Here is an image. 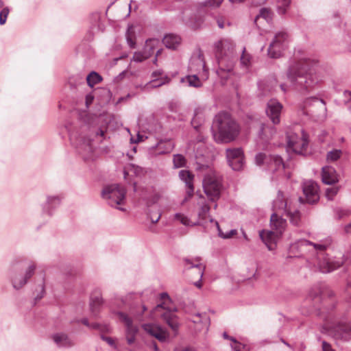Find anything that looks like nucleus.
<instances>
[{
	"label": "nucleus",
	"instance_id": "f257e3e1",
	"mask_svg": "<svg viewBox=\"0 0 351 351\" xmlns=\"http://www.w3.org/2000/svg\"><path fill=\"white\" fill-rule=\"evenodd\" d=\"M315 64V62L304 60L295 62L289 66L287 77L295 89L301 92L307 91L317 83L313 68Z\"/></svg>",
	"mask_w": 351,
	"mask_h": 351
},
{
	"label": "nucleus",
	"instance_id": "f03ea898",
	"mask_svg": "<svg viewBox=\"0 0 351 351\" xmlns=\"http://www.w3.org/2000/svg\"><path fill=\"white\" fill-rule=\"evenodd\" d=\"M239 124L227 112L218 113L213 121V136L217 143L233 141L239 134Z\"/></svg>",
	"mask_w": 351,
	"mask_h": 351
},
{
	"label": "nucleus",
	"instance_id": "7ed1b4c3",
	"mask_svg": "<svg viewBox=\"0 0 351 351\" xmlns=\"http://www.w3.org/2000/svg\"><path fill=\"white\" fill-rule=\"evenodd\" d=\"M294 245L302 253L308 252L313 256H315L317 261L314 263L317 265L320 271L322 273H329L339 267L343 263L342 262H338L337 265H333L328 259L324 258V252L329 245V243H314L306 239H300L295 242Z\"/></svg>",
	"mask_w": 351,
	"mask_h": 351
},
{
	"label": "nucleus",
	"instance_id": "20e7f679",
	"mask_svg": "<svg viewBox=\"0 0 351 351\" xmlns=\"http://www.w3.org/2000/svg\"><path fill=\"white\" fill-rule=\"evenodd\" d=\"M203 189L210 201L216 202L218 200L222 189L221 176L215 171L210 169L203 179Z\"/></svg>",
	"mask_w": 351,
	"mask_h": 351
},
{
	"label": "nucleus",
	"instance_id": "39448f33",
	"mask_svg": "<svg viewBox=\"0 0 351 351\" xmlns=\"http://www.w3.org/2000/svg\"><path fill=\"white\" fill-rule=\"evenodd\" d=\"M125 195L126 189L125 187L117 184L106 186L101 193L102 197L108 200V204L110 206L115 207L121 211H125V209L122 207H117V206L124 203Z\"/></svg>",
	"mask_w": 351,
	"mask_h": 351
},
{
	"label": "nucleus",
	"instance_id": "423d86ee",
	"mask_svg": "<svg viewBox=\"0 0 351 351\" xmlns=\"http://www.w3.org/2000/svg\"><path fill=\"white\" fill-rule=\"evenodd\" d=\"M178 311L177 308H169L165 306V303L159 304L154 307L150 312V319H154L155 314L159 313L160 317L165 322V323L171 328L174 332H177L179 329V323L178 317L174 314V312Z\"/></svg>",
	"mask_w": 351,
	"mask_h": 351
},
{
	"label": "nucleus",
	"instance_id": "0eeeda50",
	"mask_svg": "<svg viewBox=\"0 0 351 351\" xmlns=\"http://www.w3.org/2000/svg\"><path fill=\"white\" fill-rule=\"evenodd\" d=\"M289 42V35L286 32H277L268 47V56L271 58H280L288 47Z\"/></svg>",
	"mask_w": 351,
	"mask_h": 351
},
{
	"label": "nucleus",
	"instance_id": "6e6552de",
	"mask_svg": "<svg viewBox=\"0 0 351 351\" xmlns=\"http://www.w3.org/2000/svg\"><path fill=\"white\" fill-rule=\"evenodd\" d=\"M69 138L71 143L75 147L78 153L81 154L85 160L90 158L93 152V147L90 138L85 136H77L76 133L71 134Z\"/></svg>",
	"mask_w": 351,
	"mask_h": 351
},
{
	"label": "nucleus",
	"instance_id": "1a4fd4ad",
	"mask_svg": "<svg viewBox=\"0 0 351 351\" xmlns=\"http://www.w3.org/2000/svg\"><path fill=\"white\" fill-rule=\"evenodd\" d=\"M288 147L295 154L304 155L308 147V140L306 134L302 132V135L289 132L287 134Z\"/></svg>",
	"mask_w": 351,
	"mask_h": 351
},
{
	"label": "nucleus",
	"instance_id": "9d476101",
	"mask_svg": "<svg viewBox=\"0 0 351 351\" xmlns=\"http://www.w3.org/2000/svg\"><path fill=\"white\" fill-rule=\"evenodd\" d=\"M35 269L36 265L34 264L30 265L26 270L24 276L19 277L15 274L14 267H12L10 270V278L13 287L16 290L21 289L27 282L28 279L33 276Z\"/></svg>",
	"mask_w": 351,
	"mask_h": 351
},
{
	"label": "nucleus",
	"instance_id": "9b49d317",
	"mask_svg": "<svg viewBox=\"0 0 351 351\" xmlns=\"http://www.w3.org/2000/svg\"><path fill=\"white\" fill-rule=\"evenodd\" d=\"M234 48V44L229 40H221L215 43V49L216 52V56L219 59V64L220 66L221 70H224L222 68V64L223 62V56H226V51L230 53H232Z\"/></svg>",
	"mask_w": 351,
	"mask_h": 351
},
{
	"label": "nucleus",
	"instance_id": "f8f14e48",
	"mask_svg": "<svg viewBox=\"0 0 351 351\" xmlns=\"http://www.w3.org/2000/svg\"><path fill=\"white\" fill-rule=\"evenodd\" d=\"M282 105L277 99H272L267 102L266 114L274 124H278L280 121V114Z\"/></svg>",
	"mask_w": 351,
	"mask_h": 351
},
{
	"label": "nucleus",
	"instance_id": "ddd939ff",
	"mask_svg": "<svg viewBox=\"0 0 351 351\" xmlns=\"http://www.w3.org/2000/svg\"><path fill=\"white\" fill-rule=\"evenodd\" d=\"M302 189L307 203L313 204L319 200L318 186L316 182L313 180L306 181L303 183Z\"/></svg>",
	"mask_w": 351,
	"mask_h": 351
},
{
	"label": "nucleus",
	"instance_id": "4468645a",
	"mask_svg": "<svg viewBox=\"0 0 351 351\" xmlns=\"http://www.w3.org/2000/svg\"><path fill=\"white\" fill-rule=\"evenodd\" d=\"M142 328L149 335L156 338L161 342L165 341L169 337L167 332L161 326L153 324H144Z\"/></svg>",
	"mask_w": 351,
	"mask_h": 351
},
{
	"label": "nucleus",
	"instance_id": "2eb2a0df",
	"mask_svg": "<svg viewBox=\"0 0 351 351\" xmlns=\"http://www.w3.org/2000/svg\"><path fill=\"white\" fill-rule=\"evenodd\" d=\"M117 315L119 319L124 323L127 328V332L130 336L127 337L128 344H132L135 341L134 335L137 332L138 329L136 326L133 325L132 319L123 312H117Z\"/></svg>",
	"mask_w": 351,
	"mask_h": 351
},
{
	"label": "nucleus",
	"instance_id": "dca6fc26",
	"mask_svg": "<svg viewBox=\"0 0 351 351\" xmlns=\"http://www.w3.org/2000/svg\"><path fill=\"white\" fill-rule=\"evenodd\" d=\"M210 206L209 205L204 202L199 204V208L197 213L198 221L193 223V225L204 226L207 221L213 223L215 221L209 215Z\"/></svg>",
	"mask_w": 351,
	"mask_h": 351
},
{
	"label": "nucleus",
	"instance_id": "f3484780",
	"mask_svg": "<svg viewBox=\"0 0 351 351\" xmlns=\"http://www.w3.org/2000/svg\"><path fill=\"white\" fill-rule=\"evenodd\" d=\"M322 182L328 185H332L339 181L336 170L330 166H326L322 168Z\"/></svg>",
	"mask_w": 351,
	"mask_h": 351
},
{
	"label": "nucleus",
	"instance_id": "a211bd4d",
	"mask_svg": "<svg viewBox=\"0 0 351 351\" xmlns=\"http://www.w3.org/2000/svg\"><path fill=\"white\" fill-rule=\"evenodd\" d=\"M280 215L281 214L274 213L270 219V226L271 229L275 230L276 234L279 235L282 233L287 226L286 220L284 219Z\"/></svg>",
	"mask_w": 351,
	"mask_h": 351
},
{
	"label": "nucleus",
	"instance_id": "6ab92c4d",
	"mask_svg": "<svg viewBox=\"0 0 351 351\" xmlns=\"http://www.w3.org/2000/svg\"><path fill=\"white\" fill-rule=\"evenodd\" d=\"M272 208L274 213L278 214H284L289 209L287 208V200L282 191H279L278 192L276 198L273 202Z\"/></svg>",
	"mask_w": 351,
	"mask_h": 351
},
{
	"label": "nucleus",
	"instance_id": "aec40b11",
	"mask_svg": "<svg viewBox=\"0 0 351 351\" xmlns=\"http://www.w3.org/2000/svg\"><path fill=\"white\" fill-rule=\"evenodd\" d=\"M184 262L185 263V269H195L199 280H201L205 270V266L201 263V258L199 257L194 259L184 258Z\"/></svg>",
	"mask_w": 351,
	"mask_h": 351
},
{
	"label": "nucleus",
	"instance_id": "412c9836",
	"mask_svg": "<svg viewBox=\"0 0 351 351\" xmlns=\"http://www.w3.org/2000/svg\"><path fill=\"white\" fill-rule=\"evenodd\" d=\"M279 235L272 230H263L259 232V236L269 250H272L276 243V238Z\"/></svg>",
	"mask_w": 351,
	"mask_h": 351
},
{
	"label": "nucleus",
	"instance_id": "4be33fe9",
	"mask_svg": "<svg viewBox=\"0 0 351 351\" xmlns=\"http://www.w3.org/2000/svg\"><path fill=\"white\" fill-rule=\"evenodd\" d=\"M51 338L59 348H71L74 346L73 341L66 333H55L51 336Z\"/></svg>",
	"mask_w": 351,
	"mask_h": 351
},
{
	"label": "nucleus",
	"instance_id": "5701e85b",
	"mask_svg": "<svg viewBox=\"0 0 351 351\" xmlns=\"http://www.w3.org/2000/svg\"><path fill=\"white\" fill-rule=\"evenodd\" d=\"M180 179L185 183L187 189L186 193L189 197L192 196L194 192L193 179L194 176L188 170H181L179 172Z\"/></svg>",
	"mask_w": 351,
	"mask_h": 351
},
{
	"label": "nucleus",
	"instance_id": "b1692460",
	"mask_svg": "<svg viewBox=\"0 0 351 351\" xmlns=\"http://www.w3.org/2000/svg\"><path fill=\"white\" fill-rule=\"evenodd\" d=\"M191 321L196 324V330H208L209 318L206 313H197L192 316Z\"/></svg>",
	"mask_w": 351,
	"mask_h": 351
},
{
	"label": "nucleus",
	"instance_id": "393cba45",
	"mask_svg": "<svg viewBox=\"0 0 351 351\" xmlns=\"http://www.w3.org/2000/svg\"><path fill=\"white\" fill-rule=\"evenodd\" d=\"M180 37L173 34H167L162 39V43L165 47L171 49H176L180 44Z\"/></svg>",
	"mask_w": 351,
	"mask_h": 351
},
{
	"label": "nucleus",
	"instance_id": "a878e982",
	"mask_svg": "<svg viewBox=\"0 0 351 351\" xmlns=\"http://www.w3.org/2000/svg\"><path fill=\"white\" fill-rule=\"evenodd\" d=\"M275 133L276 129L274 127L263 123L261 125L258 136L263 140L268 141Z\"/></svg>",
	"mask_w": 351,
	"mask_h": 351
},
{
	"label": "nucleus",
	"instance_id": "bb28decb",
	"mask_svg": "<svg viewBox=\"0 0 351 351\" xmlns=\"http://www.w3.org/2000/svg\"><path fill=\"white\" fill-rule=\"evenodd\" d=\"M158 44L159 40L158 39H148L146 40L143 49L145 58H149L152 56Z\"/></svg>",
	"mask_w": 351,
	"mask_h": 351
},
{
	"label": "nucleus",
	"instance_id": "cd10ccee",
	"mask_svg": "<svg viewBox=\"0 0 351 351\" xmlns=\"http://www.w3.org/2000/svg\"><path fill=\"white\" fill-rule=\"evenodd\" d=\"M270 168L274 171L285 169V163L282 158L278 155H270L269 162Z\"/></svg>",
	"mask_w": 351,
	"mask_h": 351
},
{
	"label": "nucleus",
	"instance_id": "c85d7f7f",
	"mask_svg": "<svg viewBox=\"0 0 351 351\" xmlns=\"http://www.w3.org/2000/svg\"><path fill=\"white\" fill-rule=\"evenodd\" d=\"M170 80L171 79L169 77H168L167 75H165L164 77L160 78L152 79L146 84L145 87L147 88L160 87L162 85L168 84L170 82Z\"/></svg>",
	"mask_w": 351,
	"mask_h": 351
},
{
	"label": "nucleus",
	"instance_id": "c756f323",
	"mask_svg": "<svg viewBox=\"0 0 351 351\" xmlns=\"http://www.w3.org/2000/svg\"><path fill=\"white\" fill-rule=\"evenodd\" d=\"M61 198L59 196H49L47 197V203L44 207V210H47L49 215H51V210L56 208L60 204Z\"/></svg>",
	"mask_w": 351,
	"mask_h": 351
},
{
	"label": "nucleus",
	"instance_id": "7c9ffc66",
	"mask_svg": "<svg viewBox=\"0 0 351 351\" xmlns=\"http://www.w3.org/2000/svg\"><path fill=\"white\" fill-rule=\"evenodd\" d=\"M204 119L202 110L200 109H195L194 112V116L191 120L192 126L197 130L201 125L204 123Z\"/></svg>",
	"mask_w": 351,
	"mask_h": 351
},
{
	"label": "nucleus",
	"instance_id": "2f4dec72",
	"mask_svg": "<svg viewBox=\"0 0 351 351\" xmlns=\"http://www.w3.org/2000/svg\"><path fill=\"white\" fill-rule=\"evenodd\" d=\"M156 147L158 149V154H169L172 151L173 145L170 141L165 142L160 141L157 144Z\"/></svg>",
	"mask_w": 351,
	"mask_h": 351
},
{
	"label": "nucleus",
	"instance_id": "473e14b6",
	"mask_svg": "<svg viewBox=\"0 0 351 351\" xmlns=\"http://www.w3.org/2000/svg\"><path fill=\"white\" fill-rule=\"evenodd\" d=\"M103 303L102 298L100 295L91 297L90 302V308L91 312L96 315L99 310L100 306Z\"/></svg>",
	"mask_w": 351,
	"mask_h": 351
},
{
	"label": "nucleus",
	"instance_id": "72a5a7b5",
	"mask_svg": "<svg viewBox=\"0 0 351 351\" xmlns=\"http://www.w3.org/2000/svg\"><path fill=\"white\" fill-rule=\"evenodd\" d=\"M87 84L90 87H93L95 84L102 81L101 76L95 71H91L86 77Z\"/></svg>",
	"mask_w": 351,
	"mask_h": 351
},
{
	"label": "nucleus",
	"instance_id": "f704fd0d",
	"mask_svg": "<svg viewBox=\"0 0 351 351\" xmlns=\"http://www.w3.org/2000/svg\"><path fill=\"white\" fill-rule=\"evenodd\" d=\"M134 37H135V36H134V33L133 32V26L129 25L128 27V29H127V31L125 33V38H126V41H127L128 46L131 49H134V48H136V41L134 40Z\"/></svg>",
	"mask_w": 351,
	"mask_h": 351
},
{
	"label": "nucleus",
	"instance_id": "c9c22d12",
	"mask_svg": "<svg viewBox=\"0 0 351 351\" xmlns=\"http://www.w3.org/2000/svg\"><path fill=\"white\" fill-rule=\"evenodd\" d=\"M285 214L289 218L290 223L294 226H298L300 221V213L298 210L291 211L289 209Z\"/></svg>",
	"mask_w": 351,
	"mask_h": 351
},
{
	"label": "nucleus",
	"instance_id": "e433bc0d",
	"mask_svg": "<svg viewBox=\"0 0 351 351\" xmlns=\"http://www.w3.org/2000/svg\"><path fill=\"white\" fill-rule=\"evenodd\" d=\"M226 152L228 162L236 159L239 157L243 156L242 149L240 148L227 149Z\"/></svg>",
	"mask_w": 351,
	"mask_h": 351
},
{
	"label": "nucleus",
	"instance_id": "4c0bfd02",
	"mask_svg": "<svg viewBox=\"0 0 351 351\" xmlns=\"http://www.w3.org/2000/svg\"><path fill=\"white\" fill-rule=\"evenodd\" d=\"M342 156V151L339 149H333L326 154V160L328 162L337 161Z\"/></svg>",
	"mask_w": 351,
	"mask_h": 351
},
{
	"label": "nucleus",
	"instance_id": "58836bf2",
	"mask_svg": "<svg viewBox=\"0 0 351 351\" xmlns=\"http://www.w3.org/2000/svg\"><path fill=\"white\" fill-rule=\"evenodd\" d=\"M184 80L188 82L189 86L199 88L202 86V83L196 75H188L185 79L182 78L181 82H184Z\"/></svg>",
	"mask_w": 351,
	"mask_h": 351
},
{
	"label": "nucleus",
	"instance_id": "ea45409f",
	"mask_svg": "<svg viewBox=\"0 0 351 351\" xmlns=\"http://www.w3.org/2000/svg\"><path fill=\"white\" fill-rule=\"evenodd\" d=\"M241 64L243 67L248 69L251 65L252 56L246 52L245 47H243L242 54L240 58Z\"/></svg>",
	"mask_w": 351,
	"mask_h": 351
},
{
	"label": "nucleus",
	"instance_id": "a19ab883",
	"mask_svg": "<svg viewBox=\"0 0 351 351\" xmlns=\"http://www.w3.org/2000/svg\"><path fill=\"white\" fill-rule=\"evenodd\" d=\"M228 165L234 171H240L244 166V158L243 156L239 157L232 160H230Z\"/></svg>",
	"mask_w": 351,
	"mask_h": 351
},
{
	"label": "nucleus",
	"instance_id": "79ce46f5",
	"mask_svg": "<svg viewBox=\"0 0 351 351\" xmlns=\"http://www.w3.org/2000/svg\"><path fill=\"white\" fill-rule=\"evenodd\" d=\"M173 162L174 168L178 169L184 167L186 164V160L183 155L177 154L173 155Z\"/></svg>",
	"mask_w": 351,
	"mask_h": 351
},
{
	"label": "nucleus",
	"instance_id": "37998d69",
	"mask_svg": "<svg viewBox=\"0 0 351 351\" xmlns=\"http://www.w3.org/2000/svg\"><path fill=\"white\" fill-rule=\"evenodd\" d=\"M263 18L267 21L271 20V11L269 8H263L260 10L259 14L255 17L254 21L256 22L258 18Z\"/></svg>",
	"mask_w": 351,
	"mask_h": 351
},
{
	"label": "nucleus",
	"instance_id": "c03bdc74",
	"mask_svg": "<svg viewBox=\"0 0 351 351\" xmlns=\"http://www.w3.org/2000/svg\"><path fill=\"white\" fill-rule=\"evenodd\" d=\"M278 5V13L279 14H285L287 8L289 7L291 0H279Z\"/></svg>",
	"mask_w": 351,
	"mask_h": 351
},
{
	"label": "nucleus",
	"instance_id": "a18cd8bd",
	"mask_svg": "<svg viewBox=\"0 0 351 351\" xmlns=\"http://www.w3.org/2000/svg\"><path fill=\"white\" fill-rule=\"evenodd\" d=\"M223 337L224 339H229L234 343V344H231V347L236 351H240L241 347H243L242 343L238 342L235 338L230 337L226 332L223 333Z\"/></svg>",
	"mask_w": 351,
	"mask_h": 351
},
{
	"label": "nucleus",
	"instance_id": "49530a36",
	"mask_svg": "<svg viewBox=\"0 0 351 351\" xmlns=\"http://www.w3.org/2000/svg\"><path fill=\"white\" fill-rule=\"evenodd\" d=\"M215 226H217V228L218 229L219 236L220 237L223 238V239L231 238L233 235L237 234V230H230V231L227 232L226 233H223L221 230L218 222L217 221H215Z\"/></svg>",
	"mask_w": 351,
	"mask_h": 351
},
{
	"label": "nucleus",
	"instance_id": "de8ad7c7",
	"mask_svg": "<svg viewBox=\"0 0 351 351\" xmlns=\"http://www.w3.org/2000/svg\"><path fill=\"white\" fill-rule=\"evenodd\" d=\"M350 210L337 208L335 210V217L338 219L348 217L350 215Z\"/></svg>",
	"mask_w": 351,
	"mask_h": 351
},
{
	"label": "nucleus",
	"instance_id": "09e8293b",
	"mask_svg": "<svg viewBox=\"0 0 351 351\" xmlns=\"http://www.w3.org/2000/svg\"><path fill=\"white\" fill-rule=\"evenodd\" d=\"M223 0H206L202 3L204 7H209L210 8H219Z\"/></svg>",
	"mask_w": 351,
	"mask_h": 351
},
{
	"label": "nucleus",
	"instance_id": "8fccbe9b",
	"mask_svg": "<svg viewBox=\"0 0 351 351\" xmlns=\"http://www.w3.org/2000/svg\"><path fill=\"white\" fill-rule=\"evenodd\" d=\"M174 218L184 226H193V223H191L190 219L182 213H176Z\"/></svg>",
	"mask_w": 351,
	"mask_h": 351
},
{
	"label": "nucleus",
	"instance_id": "3c124183",
	"mask_svg": "<svg viewBox=\"0 0 351 351\" xmlns=\"http://www.w3.org/2000/svg\"><path fill=\"white\" fill-rule=\"evenodd\" d=\"M339 188L338 186H332L326 189V197L328 199L332 200L334 197L337 194Z\"/></svg>",
	"mask_w": 351,
	"mask_h": 351
},
{
	"label": "nucleus",
	"instance_id": "603ef678",
	"mask_svg": "<svg viewBox=\"0 0 351 351\" xmlns=\"http://www.w3.org/2000/svg\"><path fill=\"white\" fill-rule=\"evenodd\" d=\"M340 329L342 331L341 337L345 340H348L351 335V326H342Z\"/></svg>",
	"mask_w": 351,
	"mask_h": 351
},
{
	"label": "nucleus",
	"instance_id": "864d4df0",
	"mask_svg": "<svg viewBox=\"0 0 351 351\" xmlns=\"http://www.w3.org/2000/svg\"><path fill=\"white\" fill-rule=\"evenodd\" d=\"M265 160L267 162H269V157L267 158L266 155L263 153H258L255 156V162L258 165H261L264 163Z\"/></svg>",
	"mask_w": 351,
	"mask_h": 351
},
{
	"label": "nucleus",
	"instance_id": "5fc2aeb1",
	"mask_svg": "<svg viewBox=\"0 0 351 351\" xmlns=\"http://www.w3.org/2000/svg\"><path fill=\"white\" fill-rule=\"evenodd\" d=\"M147 58H145V55L143 50H142V51L135 52L132 57V60L136 62H141L143 60H147Z\"/></svg>",
	"mask_w": 351,
	"mask_h": 351
},
{
	"label": "nucleus",
	"instance_id": "6e6d98bb",
	"mask_svg": "<svg viewBox=\"0 0 351 351\" xmlns=\"http://www.w3.org/2000/svg\"><path fill=\"white\" fill-rule=\"evenodd\" d=\"M267 90L269 91H275L278 86V82L276 77H271L267 81Z\"/></svg>",
	"mask_w": 351,
	"mask_h": 351
},
{
	"label": "nucleus",
	"instance_id": "4d7b16f0",
	"mask_svg": "<svg viewBox=\"0 0 351 351\" xmlns=\"http://www.w3.org/2000/svg\"><path fill=\"white\" fill-rule=\"evenodd\" d=\"M9 14V9L8 8H4L0 12V25H3L5 23L8 16Z\"/></svg>",
	"mask_w": 351,
	"mask_h": 351
},
{
	"label": "nucleus",
	"instance_id": "13d9d810",
	"mask_svg": "<svg viewBox=\"0 0 351 351\" xmlns=\"http://www.w3.org/2000/svg\"><path fill=\"white\" fill-rule=\"evenodd\" d=\"M143 300H150L155 297L156 293L152 289H147L142 292Z\"/></svg>",
	"mask_w": 351,
	"mask_h": 351
},
{
	"label": "nucleus",
	"instance_id": "bf43d9fd",
	"mask_svg": "<svg viewBox=\"0 0 351 351\" xmlns=\"http://www.w3.org/2000/svg\"><path fill=\"white\" fill-rule=\"evenodd\" d=\"M90 328L96 329V330H98L103 332L105 331H108L109 326H103L98 323H93V324H90Z\"/></svg>",
	"mask_w": 351,
	"mask_h": 351
},
{
	"label": "nucleus",
	"instance_id": "052dcab7",
	"mask_svg": "<svg viewBox=\"0 0 351 351\" xmlns=\"http://www.w3.org/2000/svg\"><path fill=\"white\" fill-rule=\"evenodd\" d=\"M322 102V104H324V101L322 99H319L317 97H309L304 100V108H306L310 105H311L314 102Z\"/></svg>",
	"mask_w": 351,
	"mask_h": 351
},
{
	"label": "nucleus",
	"instance_id": "680f3d73",
	"mask_svg": "<svg viewBox=\"0 0 351 351\" xmlns=\"http://www.w3.org/2000/svg\"><path fill=\"white\" fill-rule=\"evenodd\" d=\"M101 339L103 341H106L111 347H112L114 348H117V345L115 343L114 340L112 338H111L110 337H106L104 335H101Z\"/></svg>",
	"mask_w": 351,
	"mask_h": 351
},
{
	"label": "nucleus",
	"instance_id": "e2e57ef3",
	"mask_svg": "<svg viewBox=\"0 0 351 351\" xmlns=\"http://www.w3.org/2000/svg\"><path fill=\"white\" fill-rule=\"evenodd\" d=\"M40 291L36 295V298H35V300H40L41 298H43L44 295H45V285H44V282H43L40 285Z\"/></svg>",
	"mask_w": 351,
	"mask_h": 351
},
{
	"label": "nucleus",
	"instance_id": "0e129e2a",
	"mask_svg": "<svg viewBox=\"0 0 351 351\" xmlns=\"http://www.w3.org/2000/svg\"><path fill=\"white\" fill-rule=\"evenodd\" d=\"M162 75H163V71L162 69H158V70L154 71L152 73V79L160 78V77H163Z\"/></svg>",
	"mask_w": 351,
	"mask_h": 351
},
{
	"label": "nucleus",
	"instance_id": "69168bd1",
	"mask_svg": "<svg viewBox=\"0 0 351 351\" xmlns=\"http://www.w3.org/2000/svg\"><path fill=\"white\" fill-rule=\"evenodd\" d=\"M216 21H217L218 27L220 29H223L224 28L225 20H224L223 17H222V16H217L216 17Z\"/></svg>",
	"mask_w": 351,
	"mask_h": 351
},
{
	"label": "nucleus",
	"instance_id": "338daca9",
	"mask_svg": "<svg viewBox=\"0 0 351 351\" xmlns=\"http://www.w3.org/2000/svg\"><path fill=\"white\" fill-rule=\"evenodd\" d=\"M344 103L347 104L351 101V91L345 90L343 92Z\"/></svg>",
	"mask_w": 351,
	"mask_h": 351
},
{
	"label": "nucleus",
	"instance_id": "774afa93",
	"mask_svg": "<svg viewBox=\"0 0 351 351\" xmlns=\"http://www.w3.org/2000/svg\"><path fill=\"white\" fill-rule=\"evenodd\" d=\"M322 350L323 351H335L330 346L329 343L326 341H324L322 342Z\"/></svg>",
	"mask_w": 351,
	"mask_h": 351
}]
</instances>
